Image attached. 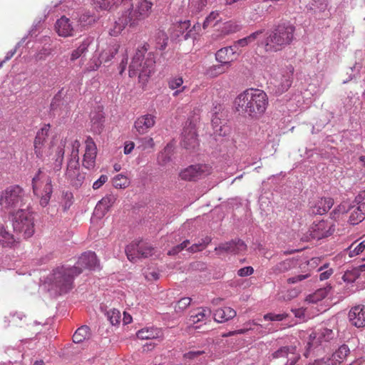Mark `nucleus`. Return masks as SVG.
I'll return each mask as SVG.
<instances>
[{
  "label": "nucleus",
  "mask_w": 365,
  "mask_h": 365,
  "mask_svg": "<svg viewBox=\"0 0 365 365\" xmlns=\"http://www.w3.org/2000/svg\"><path fill=\"white\" fill-rule=\"evenodd\" d=\"M268 105L266 93L259 89H247L235 98L237 111L252 118H258L265 112Z\"/></svg>",
  "instance_id": "obj_1"
},
{
  "label": "nucleus",
  "mask_w": 365,
  "mask_h": 365,
  "mask_svg": "<svg viewBox=\"0 0 365 365\" xmlns=\"http://www.w3.org/2000/svg\"><path fill=\"white\" fill-rule=\"evenodd\" d=\"M149 45L144 43L139 46L129 66V76L133 77L138 75L140 80L144 81L154 72L155 60L152 52H148Z\"/></svg>",
  "instance_id": "obj_2"
},
{
  "label": "nucleus",
  "mask_w": 365,
  "mask_h": 365,
  "mask_svg": "<svg viewBox=\"0 0 365 365\" xmlns=\"http://www.w3.org/2000/svg\"><path fill=\"white\" fill-rule=\"evenodd\" d=\"M294 25L284 22L267 32V36L262 42L266 51L276 52L289 44L294 38Z\"/></svg>",
  "instance_id": "obj_3"
},
{
  "label": "nucleus",
  "mask_w": 365,
  "mask_h": 365,
  "mask_svg": "<svg viewBox=\"0 0 365 365\" xmlns=\"http://www.w3.org/2000/svg\"><path fill=\"white\" fill-rule=\"evenodd\" d=\"M153 3L148 0H140L135 8H130L115 21V27L110 34L117 36L128 25L133 26L140 20L147 18L151 12Z\"/></svg>",
  "instance_id": "obj_4"
},
{
  "label": "nucleus",
  "mask_w": 365,
  "mask_h": 365,
  "mask_svg": "<svg viewBox=\"0 0 365 365\" xmlns=\"http://www.w3.org/2000/svg\"><path fill=\"white\" fill-rule=\"evenodd\" d=\"M75 269L61 266L53 270L48 280L53 289L59 294H66L73 287V279L76 277Z\"/></svg>",
  "instance_id": "obj_5"
},
{
  "label": "nucleus",
  "mask_w": 365,
  "mask_h": 365,
  "mask_svg": "<svg viewBox=\"0 0 365 365\" xmlns=\"http://www.w3.org/2000/svg\"><path fill=\"white\" fill-rule=\"evenodd\" d=\"M25 193L20 186L11 185L0 192V206L5 212L14 213L24 204Z\"/></svg>",
  "instance_id": "obj_6"
},
{
  "label": "nucleus",
  "mask_w": 365,
  "mask_h": 365,
  "mask_svg": "<svg viewBox=\"0 0 365 365\" xmlns=\"http://www.w3.org/2000/svg\"><path fill=\"white\" fill-rule=\"evenodd\" d=\"M12 225L14 232L24 239L31 237L34 233V219L27 209H19L13 213Z\"/></svg>",
  "instance_id": "obj_7"
},
{
  "label": "nucleus",
  "mask_w": 365,
  "mask_h": 365,
  "mask_svg": "<svg viewBox=\"0 0 365 365\" xmlns=\"http://www.w3.org/2000/svg\"><path fill=\"white\" fill-rule=\"evenodd\" d=\"M51 178L39 168L32 179V189L35 195L40 197V205L46 207L53 192Z\"/></svg>",
  "instance_id": "obj_8"
},
{
  "label": "nucleus",
  "mask_w": 365,
  "mask_h": 365,
  "mask_svg": "<svg viewBox=\"0 0 365 365\" xmlns=\"http://www.w3.org/2000/svg\"><path fill=\"white\" fill-rule=\"evenodd\" d=\"M334 230V225L331 222L323 220L314 221L310 226L308 232L304 234L300 240L303 242L320 240L331 235Z\"/></svg>",
  "instance_id": "obj_9"
},
{
  "label": "nucleus",
  "mask_w": 365,
  "mask_h": 365,
  "mask_svg": "<svg viewBox=\"0 0 365 365\" xmlns=\"http://www.w3.org/2000/svg\"><path fill=\"white\" fill-rule=\"evenodd\" d=\"M336 334L331 329L324 327L319 329L317 333H313L309 335V339L307 345V350L304 352L305 357L310 355L312 351H314L323 342H328L336 337Z\"/></svg>",
  "instance_id": "obj_10"
},
{
  "label": "nucleus",
  "mask_w": 365,
  "mask_h": 365,
  "mask_svg": "<svg viewBox=\"0 0 365 365\" xmlns=\"http://www.w3.org/2000/svg\"><path fill=\"white\" fill-rule=\"evenodd\" d=\"M125 254L131 262H135L140 258H146L153 255V247L142 240L133 242L125 247Z\"/></svg>",
  "instance_id": "obj_11"
},
{
  "label": "nucleus",
  "mask_w": 365,
  "mask_h": 365,
  "mask_svg": "<svg viewBox=\"0 0 365 365\" xmlns=\"http://www.w3.org/2000/svg\"><path fill=\"white\" fill-rule=\"evenodd\" d=\"M210 173V167L205 164L192 165L182 170L179 176L182 180L195 181L205 178Z\"/></svg>",
  "instance_id": "obj_12"
},
{
  "label": "nucleus",
  "mask_w": 365,
  "mask_h": 365,
  "mask_svg": "<svg viewBox=\"0 0 365 365\" xmlns=\"http://www.w3.org/2000/svg\"><path fill=\"white\" fill-rule=\"evenodd\" d=\"M99 267V262L97 256L93 252H86L81 255L76 264L71 267L75 269L76 275H79L83 269H96Z\"/></svg>",
  "instance_id": "obj_13"
},
{
  "label": "nucleus",
  "mask_w": 365,
  "mask_h": 365,
  "mask_svg": "<svg viewBox=\"0 0 365 365\" xmlns=\"http://www.w3.org/2000/svg\"><path fill=\"white\" fill-rule=\"evenodd\" d=\"M181 145L187 150H193L199 145L195 125L187 121L182 133Z\"/></svg>",
  "instance_id": "obj_14"
},
{
  "label": "nucleus",
  "mask_w": 365,
  "mask_h": 365,
  "mask_svg": "<svg viewBox=\"0 0 365 365\" xmlns=\"http://www.w3.org/2000/svg\"><path fill=\"white\" fill-rule=\"evenodd\" d=\"M66 178L75 188H78L83 185L85 174L80 172L79 163L76 160L67 164Z\"/></svg>",
  "instance_id": "obj_15"
},
{
  "label": "nucleus",
  "mask_w": 365,
  "mask_h": 365,
  "mask_svg": "<svg viewBox=\"0 0 365 365\" xmlns=\"http://www.w3.org/2000/svg\"><path fill=\"white\" fill-rule=\"evenodd\" d=\"M49 129L50 125L46 124L36 133L34 140V152L38 158H43L44 155Z\"/></svg>",
  "instance_id": "obj_16"
},
{
  "label": "nucleus",
  "mask_w": 365,
  "mask_h": 365,
  "mask_svg": "<svg viewBox=\"0 0 365 365\" xmlns=\"http://www.w3.org/2000/svg\"><path fill=\"white\" fill-rule=\"evenodd\" d=\"M247 246L244 241L240 239L232 240L229 242L221 243L218 247H216L215 250L218 254L222 252L237 254L240 252L245 251Z\"/></svg>",
  "instance_id": "obj_17"
},
{
  "label": "nucleus",
  "mask_w": 365,
  "mask_h": 365,
  "mask_svg": "<svg viewBox=\"0 0 365 365\" xmlns=\"http://www.w3.org/2000/svg\"><path fill=\"white\" fill-rule=\"evenodd\" d=\"M237 53L235 46H230L220 48L215 53V59L220 63L225 64L227 68L231 66L233 56Z\"/></svg>",
  "instance_id": "obj_18"
},
{
  "label": "nucleus",
  "mask_w": 365,
  "mask_h": 365,
  "mask_svg": "<svg viewBox=\"0 0 365 365\" xmlns=\"http://www.w3.org/2000/svg\"><path fill=\"white\" fill-rule=\"evenodd\" d=\"M116 199L114 195H107L97 203L93 214L98 218L103 217L115 203Z\"/></svg>",
  "instance_id": "obj_19"
},
{
  "label": "nucleus",
  "mask_w": 365,
  "mask_h": 365,
  "mask_svg": "<svg viewBox=\"0 0 365 365\" xmlns=\"http://www.w3.org/2000/svg\"><path fill=\"white\" fill-rule=\"evenodd\" d=\"M155 123V117L146 114L138 118L134 123V128L139 134L142 135L148 131Z\"/></svg>",
  "instance_id": "obj_20"
},
{
  "label": "nucleus",
  "mask_w": 365,
  "mask_h": 365,
  "mask_svg": "<svg viewBox=\"0 0 365 365\" xmlns=\"http://www.w3.org/2000/svg\"><path fill=\"white\" fill-rule=\"evenodd\" d=\"M351 323L359 328L365 326V305H357L351 309L349 312Z\"/></svg>",
  "instance_id": "obj_21"
},
{
  "label": "nucleus",
  "mask_w": 365,
  "mask_h": 365,
  "mask_svg": "<svg viewBox=\"0 0 365 365\" xmlns=\"http://www.w3.org/2000/svg\"><path fill=\"white\" fill-rule=\"evenodd\" d=\"M334 205L331 197H322L317 200L310 207L312 214L322 215L327 213Z\"/></svg>",
  "instance_id": "obj_22"
},
{
  "label": "nucleus",
  "mask_w": 365,
  "mask_h": 365,
  "mask_svg": "<svg viewBox=\"0 0 365 365\" xmlns=\"http://www.w3.org/2000/svg\"><path fill=\"white\" fill-rule=\"evenodd\" d=\"M56 29L59 36L64 37L73 36L74 32L73 22L65 16L57 20Z\"/></svg>",
  "instance_id": "obj_23"
},
{
  "label": "nucleus",
  "mask_w": 365,
  "mask_h": 365,
  "mask_svg": "<svg viewBox=\"0 0 365 365\" xmlns=\"http://www.w3.org/2000/svg\"><path fill=\"white\" fill-rule=\"evenodd\" d=\"M223 116L222 113L215 112L211 119V123L213 128V133L216 135L225 136L230 133V128L223 123L221 118Z\"/></svg>",
  "instance_id": "obj_24"
},
{
  "label": "nucleus",
  "mask_w": 365,
  "mask_h": 365,
  "mask_svg": "<svg viewBox=\"0 0 365 365\" xmlns=\"http://www.w3.org/2000/svg\"><path fill=\"white\" fill-rule=\"evenodd\" d=\"M349 222L351 225H357L365 218V202L359 203L357 206L349 207Z\"/></svg>",
  "instance_id": "obj_25"
},
{
  "label": "nucleus",
  "mask_w": 365,
  "mask_h": 365,
  "mask_svg": "<svg viewBox=\"0 0 365 365\" xmlns=\"http://www.w3.org/2000/svg\"><path fill=\"white\" fill-rule=\"evenodd\" d=\"M95 43V38L93 36H87L85 38L78 48L73 50L71 54V61H74L83 55L86 54L88 48Z\"/></svg>",
  "instance_id": "obj_26"
},
{
  "label": "nucleus",
  "mask_w": 365,
  "mask_h": 365,
  "mask_svg": "<svg viewBox=\"0 0 365 365\" xmlns=\"http://www.w3.org/2000/svg\"><path fill=\"white\" fill-rule=\"evenodd\" d=\"M211 316V310L207 307H200L192 311L189 317V322L190 324H195L200 322L209 319Z\"/></svg>",
  "instance_id": "obj_27"
},
{
  "label": "nucleus",
  "mask_w": 365,
  "mask_h": 365,
  "mask_svg": "<svg viewBox=\"0 0 365 365\" xmlns=\"http://www.w3.org/2000/svg\"><path fill=\"white\" fill-rule=\"evenodd\" d=\"M350 354V349L346 344L340 346L327 361H331V365H339L344 362Z\"/></svg>",
  "instance_id": "obj_28"
},
{
  "label": "nucleus",
  "mask_w": 365,
  "mask_h": 365,
  "mask_svg": "<svg viewBox=\"0 0 365 365\" xmlns=\"http://www.w3.org/2000/svg\"><path fill=\"white\" fill-rule=\"evenodd\" d=\"M236 311L229 307L217 309L214 312V319L218 323H223L233 319Z\"/></svg>",
  "instance_id": "obj_29"
},
{
  "label": "nucleus",
  "mask_w": 365,
  "mask_h": 365,
  "mask_svg": "<svg viewBox=\"0 0 365 365\" xmlns=\"http://www.w3.org/2000/svg\"><path fill=\"white\" fill-rule=\"evenodd\" d=\"M364 252H365V239L363 237L355 240L344 250V254L350 258L355 257Z\"/></svg>",
  "instance_id": "obj_30"
},
{
  "label": "nucleus",
  "mask_w": 365,
  "mask_h": 365,
  "mask_svg": "<svg viewBox=\"0 0 365 365\" xmlns=\"http://www.w3.org/2000/svg\"><path fill=\"white\" fill-rule=\"evenodd\" d=\"M21 236L14 235L6 231L5 228L0 229V242L4 247H12L18 242Z\"/></svg>",
  "instance_id": "obj_31"
},
{
  "label": "nucleus",
  "mask_w": 365,
  "mask_h": 365,
  "mask_svg": "<svg viewBox=\"0 0 365 365\" xmlns=\"http://www.w3.org/2000/svg\"><path fill=\"white\" fill-rule=\"evenodd\" d=\"M263 33L264 29L258 30L243 38L235 41L232 45L236 46L237 53H238L240 48L245 47L250 45L251 43L254 42L258 38V36L262 34Z\"/></svg>",
  "instance_id": "obj_32"
},
{
  "label": "nucleus",
  "mask_w": 365,
  "mask_h": 365,
  "mask_svg": "<svg viewBox=\"0 0 365 365\" xmlns=\"http://www.w3.org/2000/svg\"><path fill=\"white\" fill-rule=\"evenodd\" d=\"M132 0H93L95 8L109 11L118 4Z\"/></svg>",
  "instance_id": "obj_33"
},
{
  "label": "nucleus",
  "mask_w": 365,
  "mask_h": 365,
  "mask_svg": "<svg viewBox=\"0 0 365 365\" xmlns=\"http://www.w3.org/2000/svg\"><path fill=\"white\" fill-rule=\"evenodd\" d=\"M174 148L172 144L168 143L163 150L158 155V162L160 165H165L171 161L173 155Z\"/></svg>",
  "instance_id": "obj_34"
},
{
  "label": "nucleus",
  "mask_w": 365,
  "mask_h": 365,
  "mask_svg": "<svg viewBox=\"0 0 365 365\" xmlns=\"http://www.w3.org/2000/svg\"><path fill=\"white\" fill-rule=\"evenodd\" d=\"M216 0H190L189 9L192 14H198L207 6L208 4H212Z\"/></svg>",
  "instance_id": "obj_35"
},
{
  "label": "nucleus",
  "mask_w": 365,
  "mask_h": 365,
  "mask_svg": "<svg viewBox=\"0 0 365 365\" xmlns=\"http://www.w3.org/2000/svg\"><path fill=\"white\" fill-rule=\"evenodd\" d=\"M314 86L312 85L309 86V88L304 91H301V96L303 98V103L301 105V110H305L309 108L313 102L314 97Z\"/></svg>",
  "instance_id": "obj_36"
},
{
  "label": "nucleus",
  "mask_w": 365,
  "mask_h": 365,
  "mask_svg": "<svg viewBox=\"0 0 365 365\" xmlns=\"http://www.w3.org/2000/svg\"><path fill=\"white\" fill-rule=\"evenodd\" d=\"M88 326H82L78 328L73 335V341L76 344L81 343L89 338L90 332Z\"/></svg>",
  "instance_id": "obj_37"
},
{
  "label": "nucleus",
  "mask_w": 365,
  "mask_h": 365,
  "mask_svg": "<svg viewBox=\"0 0 365 365\" xmlns=\"http://www.w3.org/2000/svg\"><path fill=\"white\" fill-rule=\"evenodd\" d=\"M120 46L118 44H114L109 46L106 50L103 51L100 54V58L103 63L109 62L118 53Z\"/></svg>",
  "instance_id": "obj_38"
},
{
  "label": "nucleus",
  "mask_w": 365,
  "mask_h": 365,
  "mask_svg": "<svg viewBox=\"0 0 365 365\" xmlns=\"http://www.w3.org/2000/svg\"><path fill=\"white\" fill-rule=\"evenodd\" d=\"M227 68V66L222 63L213 65L206 69L205 75L210 78H215L222 73H225Z\"/></svg>",
  "instance_id": "obj_39"
},
{
  "label": "nucleus",
  "mask_w": 365,
  "mask_h": 365,
  "mask_svg": "<svg viewBox=\"0 0 365 365\" xmlns=\"http://www.w3.org/2000/svg\"><path fill=\"white\" fill-rule=\"evenodd\" d=\"M331 287L318 289L314 294H310L306 297V301L309 303H317L318 301L326 297L329 294Z\"/></svg>",
  "instance_id": "obj_40"
},
{
  "label": "nucleus",
  "mask_w": 365,
  "mask_h": 365,
  "mask_svg": "<svg viewBox=\"0 0 365 365\" xmlns=\"http://www.w3.org/2000/svg\"><path fill=\"white\" fill-rule=\"evenodd\" d=\"M113 185L118 189H124L130 185V180L128 178L123 174L115 175L113 180Z\"/></svg>",
  "instance_id": "obj_41"
},
{
  "label": "nucleus",
  "mask_w": 365,
  "mask_h": 365,
  "mask_svg": "<svg viewBox=\"0 0 365 365\" xmlns=\"http://www.w3.org/2000/svg\"><path fill=\"white\" fill-rule=\"evenodd\" d=\"M156 48L160 50H164L168 41V37L166 33L163 31H158L155 34Z\"/></svg>",
  "instance_id": "obj_42"
},
{
  "label": "nucleus",
  "mask_w": 365,
  "mask_h": 365,
  "mask_svg": "<svg viewBox=\"0 0 365 365\" xmlns=\"http://www.w3.org/2000/svg\"><path fill=\"white\" fill-rule=\"evenodd\" d=\"M241 29V26L233 21H227L223 24L222 33L225 35L235 33Z\"/></svg>",
  "instance_id": "obj_43"
},
{
  "label": "nucleus",
  "mask_w": 365,
  "mask_h": 365,
  "mask_svg": "<svg viewBox=\"0 0 365 365\" xmlns=\"http://www.w3.org/2000/svg\"><path fill=\"white\" fill-rule=\"evenodd\" d=\"M96 153L85 152L83 160V166L88 170L95 166Z\"/></svg>",
  "instance_id": "obj_44"
},
{
  "label": "nucleus",
  "mask_w": 365,
  "mask_h": 365,
  "mask_svg": "<svg viewBox=\"0 0 365 365\" xmlns=\"http://www.w3.org/2000/svg\"><path fill=\"white\" fill-rule=\"evenodd\" d=\"M321 262L320 258L319 257H312L309 260H305L304 262H301L299 264V267L302 269H305L307 267V269L311 272L313 269H315L317 268V267L319 264V262Z\"/></svg>",
  "instance_id": "obj_45"
},
{
  "label": "nucleus",
  "mask_w": 365,
  "mask_h": 365,
  "mask_svg": "<svg viewBox=\"0 0 365 365\" xmlns=\"http://www.w3.org/2000/svg\"><path fill=\"white\" fill-rule=\"evenodd\" d=\"M106 316L112 325H117L120 322V312L116 309L108 311Z\"/></svg>",
  "instance_id": "obj_46"
},
{
  "label": "nucleus",
  "mask_w": 365,
  "mask_h": 365,
  "mask_svg": "<svg viewBox=\"0 0 365 365\" xmlns=\"http://www.w3.org/2000/svg\"><path fill=\"white\" fill-rule=\"evenodd\" d=\"M103 117L101 114H98L97 118L93 117L91 120L92 130L94 133H100L103 127Z\"/></svg>",
  "instance_id": "obj_47"
},
{
  "label": "nucleus",
  "mask_w": 365,
  "mask_h": 365,
  "mask_svg": "<svg viewBox=\"0 0 365 365\" xmlns=\"http://www.w3.org/2000/svg\"><path fill=\"white\" fill-rule=\"evenodd\" d=\"M317 272H320L319 277L321 281L329 279L333 274V269L329 268L328 264L327 263L317 268Z\"/></svg>",
  "instance_id": "obj_48"
},
{
  "label": "nucleus",
  "mask_w": 365,
  "mask_h": 365,
  "mask_svg": "<svg viewBox=\"0 0 365 365\" xmlns=\"http://www.w3.org/2000/svg\"><path fill=\"white\" fill-rule=\"evenodd\" d=\"M349 206L346 203H341L336 207L331 213V217L334 220L339 218L340 215L349 212Z\"/></svg>",
  "instance_id": "obj_49"
},
{
  "label": "nucleus",
  "mask_w": 365,
  "mask_h": 365,
  "mask_svg": "<svg viewBox=\"0 0 365 365\" xmlns=\"http://www.w3.org/2000/svg\"><path fill=\"white\" fill-rule=\"evenodd\" d=\"M57 157L53 165V170L54 172L60 171L62 167L63 160L64 149L63 148L58 147L56 154Z\"/></svg>",
  "instance_id": "obj_50"
},
{
  "label": "nucleus",
  "mask_w": 365,
  "mask_h": 365,
  "mask_svg": "<svg viewBox=\"0 0 365 365\" xmlns=\"http://www.w3.org/2000/svg\"><path fill=\"white\" fill-rule=\"evenodd\" d=\"M136 336L140 339H150L155 338L156 334L153 329H142L137 332Z\"/></svg>",
  "instance_id": "obj_51"
},
{
  "label": "nucleus",
  "mask_w": 365,
  "mask_h": 365,
  "mask_svg": "<svg viewBox=\"0 0 365 365\" xmlns=\"http://www.w3.org/2000/svg\"><path fill=\"white\" fill-rule=\"evenodd\" d=\"M190 26V21L185 20L180 21L174 25V29L177 32V36L182 35L185 31H187Z\"/></svg>",
  "instance_id": "obj_52"
},
{
  "label": "nucleus",
  "mask_w": 365,
  "mask_h": 365,
  "mask_svg": "<svg viewBox=\"0 0 365 365\" xmlns=\"http://www.w3.org/2000/svg\"><path fill=\"white\" fill-rule=\"evenodd\" d=\"M297 261L293 259H287L278 264V269L280 272H286L291 268L295 267Z\"/></svg>",
  "instance_id": "obj_53"
},
{
  "label": "nucleus",
  "mask_w": 365,
  "mask_h": 365,
  "mask_svg": "<svg viewBox=\"0 0 365 365\" xmlns=\"http://www.w3.org/2000/svg\"><path fill=\"white\" fill-rule=\"evenodd\" d=\"M191 302V299L190 297H183L181 298L176 304L175 305V310L176 312H181L184 309H185Z\"/></svg>",
  "instance_id": "obj_54"
},
{
  "label": "nucleus",
  "mask_w": 365,
  "mask_h": 365,
  "mask_svg": "<svg viewBox=\"0 0 365 365\" xmlns=\"http://www.w3.org/2000/svg\"><path fill=\"white\" fill-rule=\"evenodd\" d=\"M63 104V103L60 96L56 95L53 97L50 106L51 111L53 115L57 112L58 108Z\"/></svg>",
  "instance_id": "obj_55"
},
{
  "label": "nucleus",
  "mask_w": 365,
  "mask_h": 365,
  "mask_svg": "<svg viewBox=\"0 0 365 365\" xmlns=\"http://www.w3.org/2000/svg\"><path fill=\"white\" fill-rule=\"evenodd\" d=\"M219 12L217 11H212L205 19L202 27L203 29L207 28L210 24L214 21H217V18L219 17Z\"/></svg>",
  "instance_id": "obj_56"
},
{
  "label": "nucleus",
  "mask_w": 365,
  "mask_h": 365,
  "mask_svg": "<svg viewBox=\"0 0 365 365\" xmlns=\"http://www.w3.org/2000/svg\"><path fill=\"white\" fill-rule=\"evenodd\" d=\"M139 142L140 143L139 147H141L142 150L153 148L154 146L153 139L150 137L140 138Z\"/></svg>",
  "instance_id": "obj_57"
},
{
  "label": "nucleus",
  "mask_w": 365,
  "mask_h": 365,
  "mask_svg": "<svg viewBox=\"0 0 365 365\" xmlns=\"http://www.w3.org/2000/svg\"><path fill=\"white\" fill-rule=\"evenodd\" d=\"M183 83L182 77H174L170 79L168 81L169 88L172 90L178 89L180 88Z\"/></svg>",
  "instance_id": "obj_58"
},
{
  "label": "nucleus",
  "mask_w": 365,
  "mask_h": 365,
  "mask_svg": "<svg viewBox=\"0 0 365 365\" xmlns=\"http://www.w3.org/2000/svg\"><path fill=\"white\" fill-rule=\"evenodd\" d=\"M336 153V149L334 148H330L329 150H325L324 153L322 152L320 153V155L322 158L325 159L329 160L331 162L335 163L336 160H337L334 155Z\"/></svg>",
  "instance_id": "obj_59"
},
{
  "label": "nucleus",
  "mask_w": 365,
  "mask_h": 365,
  "mask_svg": "<svg viewBox=\"0 0 365 365\" xmlns=\"http://www.w3.org/2000/svg\"><path fill=\"white\" fill-rule=\"evenodd\" d=\"M26 316L21 312H14L10 313L9 317L6 318H11V322L16 325L19 324V322L21 321Z\"/></svg>",
  "instance_id": "obj_60"
},
{
  "label": "nucleus",
  "mask_w": 365,
  "mask_h": 365,
  "mask_svg": "<svg viewBox=\"0 0 365 365\" xmlns=\"http://www.w3.org/2000/svg\"><path fill=\"white\" fill-rule=\"evenodd\" d=\"M94 17L91 15L89 12L82 14L79 17V22L83 26L86 24H90L91 22L94 21Z\"/></svg>",
  "instance_id": "obj_61"
},
{
  "label": "nucleus",
  "mask_w": 365,
  "mask_h": 365,
  "mask_svg": "<svg viewBox=\"0 0 365 365\" xmlns=\"http://www.w3.org/2000/svg\"><path fill=\"white\" fill-rule=\"evenodd\" d=\"M85 143L86 152L96 153V146L92 138L88 137Z\"/></svg>",
  "instance_id": "obj_62"
},
{
  "label": "nucleus",
  "mask_w": 365,
  "mask_h": 365,
  "mask_svg": "<svg viewBox=\"0 0 365 365\" xmlns=\"http://www.w3.org/2000/svg\"><path fill=\"white\" fill-rule=\"evenodd\" d=\"M73 194L71 192H66L63 194V209L64 210H68L72 205Z\"/></svg>",
  "instance_id": "obj_63"
},
{
  "label": "nucleus",
  "mask_w": 365,
  "mask_h": 365,
  "mask_svg": "<svg viewBox=\"0 0 365 365\" xmlns=\"http://www.w3.org/2000/svg\"><path fill=\"white\" fill-rule=\"evenodd\" d=\"M102 63L103 62L102 61L100 57L97 58H93L89 63L88 69L90 71H96L100 67Z\"/></svg>",
  "instance_id": "obj_64"
}]
</instances>
